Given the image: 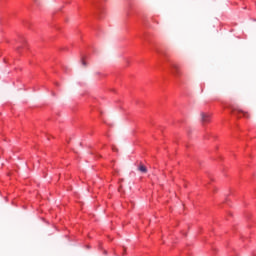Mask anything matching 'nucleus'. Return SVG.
Here are the masks:
<instances>
[{
  "label": "nucleus",
  "mask_w": 256,
  "mask_h": 256,
  "mask_svg": "<svg viewBox=\"0 0 256 256\" xmlns=\"http://www.w3.org/2000/svg\"><path fill=\"white\" fill-rule=\"evenodd\" d=\"M172 69H174V75H176V77H181V69L179 68V65L172 64Z\"/></svg>",
  "instance_id": "obj_1"
},
{
  "label": "nucleus",
  "mask_w": 256,
  "mask_h": 256,
  "mask_svg": "<svg viewBox=\"0 0 256 256\" xmlns=\"http://www.w3.org/2000/svg\"><path fill=\"white\" fill-rule=\"evenodd\" d=\"M210 119H211V116L209 114L203 113V112L201 113L202 123H209Z\"/></svg>",
  "instance_id": "obj_2"
},
{
  "label": "nucleus",
  "mask_w": 256,
  "mask_h": 256,
  "mask_svg": "<svg viewBox=\"0 0 256 256\" xmlns=\"http://www.w3.org/2000/svg\"><path fill=\"white\" fill-rule=\"evenodd\" d=\"M138 171H140V173H147V167H145L143 164H140L138 166Z\"/></svg>",
  "instance_id": "obj_3"
},
{
  "label": "nucleus",
  "mask_w": 256,
  "mask_h": 256,
  "mask_svg": "<svg viewBox=\"0 0 256 256\" xmlns=\"http://www.w3.org/2000/svg\"><path fill=\"white\" fill-rule=\"evenodd\" d=\"M82 65H83L84 67H87V62H85V60H82Z\"/></svg>",
  "instance_id": "obj_4"
},
{
  "label": "nucleus",
  "mask_w": 256,
  "mask_h": 256,
  "mask_svg": "<svg viewBox=\"0 0 256 256\" xmlns=\"http://www.w3.org/2000/svg\"><path fill=\"white\" fill-rule=\"evenodd\" d=\"M244 117H249V115L247 114V112H242Z\"/></svg>",
  "instance_id": "obj_5"
}]
</instances>
